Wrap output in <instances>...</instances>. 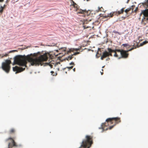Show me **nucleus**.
<instances>
[{"label": "nucleus", "mask_w": 148, "mask_h": 148, "mask_svg": "<svg viewBox=\"0 0 148 148\" xmlns=\"http://www.w3.org/2000/svg\"><path fill=\"white\" fill-rule=\"evenodd\" d=\"M41 53L38 52L34 54H31L26 56H17L14 58L13 65L17 64L22 67L17 66L13 68V71L17 73L24 71L25 67H27V62L30 63L32 66H37L41 64L42 62L45 61L48 59V57H50L49 53H45L43 55H40Z\"/></svg>", "instance_id": "1"}, {"label": "nucleus", "mask_w": 148, "mask_h": 148, "mask_svg": "<svg viewBox=\"0 0 148 148\" xmlns=\"http://www.w3.org/2000/svg\"><path fill=\"white\" fill-rule=\"evenodd\" d=\"M106 123H102L101 127L99 128V129H102L103 130L105 126H107V125H108L109 124H113V125L110 126L108 128H107L106 130H107L108 129L111 130L117 124L120 122L121 120L120 118L116 117L108 118L106 119Z\"/></svg>", "instance_id": "2"}, {"label": "nucleus", "mask_w": 148, "mask_h": 148, "mask_svg": "<svg viewBox=\"0 0 148 148\" xmlns=\"http://www.w3.org/2000/svg\"><path fill=\"white\" fill-rule=\"evenodd\" d=\"M71 1V5L73 6L75 8V11L77 12V14H83V16H88L90 14L89 13V11L86 10H82L79 8V7L77 4H76L73 0Z\"/></svg>", "instance_id": "3"}, {"label": "nucleus", "mask_w": 148, "mask_h": 148, "mask_svg": "<svg viewBox=\"0 0 148 148\" xmlns=\"http://www.w3.org/2000/svg\"><path fill=\"white\" fill-rule=\"evenodd\" d=\"M5 141L6 142L10 141L8 143V148H12L13 147H21L22 146L21 145H17L13 138L9 137L6 139Z\"/></svg>", "instance_id": "4"}, {"label": "nucleus", "mask_w": 148, "mask_h": 148, "mask_svg": "<svg viewBox=\"0 0 148 148\" xmlns=\"http://www.w3.org/2000/svg\"><path fill=\"white\" fill-rule=\"evenodd\" d=\"M11 63V61L10 60H7L5 62L2 63V68L7 73H9L10 71V64Z\"/></svg>", "instance_id": "5"}, {"label": "nucleus", "mask_w": 148, "mask_h": 148, "mask_svg": "<svg viewBox=\"0 0 148 148\" xmlns=\"http://www.w3.org/2000/svg\"><path fill=\"white\" fill-rule=\"evenodd\" d=\"M125 8H123L120 11L113 12L112 13H111L108 14V17H112L114 15L118 16L120 14L123 13L124 11Z\"/></svg>", "instance_id": "6"}, {"label": "nucleus", "mask_w": 148, "mask_h": 148, "mask_svg": "<svg viewBox=\"0 0 148 148\" xmlns=\"http://www.w3.org/2000/svg\"><path fill=\"white\" fill-rule=\"evenodd\" d=\"M112 52H110L109 51H108V52L106 51H105L103 53L102 56L101 57V59L103 60L104 58L109 56H112Z\"/></svg>", "instance_id": "7"}, {"label": "nucleus", "mask_w": 148, "mask_h": 148, "mask_svg": "<svg viewBox=\"0 0 148 148\" xmlns=\"http://www.w3.org/2000/svg\"><path fill=\"white\" fill-rule=\"evenodd\" d=\"M141 23L144 26L148 27V17H144L142 20Z\"/></svg>", "instance_id": "8"}, {"label": "nucleus", "mask_w": 148, "mask_h": 148, "mask_svg": "<svg viewBox=\"0 0 148 148\" xmlns=\"http://www.w3.org/2000/svg\"><path fill=\"white\" fill-rule=\"evenodd\" d=\"M122 58H127L128 56L129 53L127 51L121 50V51L120 53Z\"/></svg>", "instance_id": "9"}, {"label": "nucleus", "mask_w": 148, "mask_h": 148, "mask_svg": "<svg viewBox=\"0 0 148 148\" xmlns=\"http://www.w3.org/2000/svg\"><path fill=\"white\" fill-rule=\"evenodd\" d=\"M133 43L134 44L133 45V47L131 48V49L127 50V51L128 52L129 51H130L134 49H136V47H139V46L138 45V43L137 42H136L135 41H134L133 42Z\"/></svg>", "instance_id": "10"}, {"label": "nucleus", "mask_w": 148, "mask_h": 148, "mask_svg": "<svg viewBox=\"0 0 148 148\" xmlns=\"http://www.w3.org/2000/svg\"><path fill=\"white\" fill-rule=\"evenodd\" d=\"M142 13H143L144 17H148V9L142 10Z\"/></svg>", "instance_id": "11"}, {"label": "nucleus", "mask_w": 148, "mask_h": 148, "mask_svg": "<svg viewBox=\"0 0 148 148\" xmlns=\"http://www.w3.org/2000/svg\"><path fill=\"white\" fill-rule=\"evenodd\" d=\"M108 51H109L111 52H120V53H121V50L118 49H115V50H112V49L111 48H108Z\"/></svg>", "instance_id": "12"}, {"label": "nucleus", "mask_w": 148, "mask_h": 148, "mask_svg": "<svg viewBox=\"0 0 148 148\" xmlns=\"http://www.w3.org/2000/svg\"><path fill=\"white\" fill-rule=\"evenodd\" d=\"M16 130L15 128H12L10 130L8 131V133L10 134H13L15 133Z\"/></svg>", "instance_id": "13"}, {"label": "nucleus", "mask_w": 148, "mask_h": 148, "mask_svg": "<svg viewBox=\"0 0 148 148\" xmlns=\"http://www.w3.org/2000/svg\"><path fill=\"white\" fill-rule=\"evenodd\" d=\"M141 6H143L146 9L148 7V1L145 3H141Z\"/></svg>", "instance_id": "14"}, {"label": "nucleus", "mask_w": 148, "mask_h": 148, "mask_svg": "<svg viewBox=\"0 0 148 148\" xmlns=\"http://www.w3.org/2000/svg\"><path fill=\"white\" fill-rule=\"evenodd\" d=\"M134 7H135V5H132L131 8H127V9L124 10L125 12H126L127 14V12L130 11L131 10H132V11H133Z\"/></svg>", "instance_id": "15"}, {"label": "nucleus", "mask_w": 148, "mask_h": 148, "mask_svg": "<svg viewBox=\"0 0 148 148\" xmlns=\"http://www.w3.org/2000/svg\"><path fill=\"white\" fill-rule=\"evenodd\" d=\"M79 48H71L70 49L69 51H67V53L68 54L69 53H70L71 51H79Z\"/></svg>", "instance_id": "16"}, {"label": "nucleus", "mask_w": 148, "mask_h": 148, "mask_svg": "<svg viewBox=\"0 0 148 148\" xmlns=\"http://www.w3.org/2000/svg\"><path fill=\"white\" fill-rule=\"evenodd\" d=\"M3 10L4 8L2 7V6H1V7H0V14H2Z\"/></svg>", "instance_id": "17"}, {"label": "nucleus", "mask_w": 148, "mask_h": 148, "mask_svg": "<svg viewBox=\"0 0 148 148\" xmlns=\"http://www.w3.org/2000/svg\"><path fill=\"white\" fill-rule=\"evenodd\" d=\"M73 55L71 56H70L66 58V59L67 60H71L73 58Z\"/></svg>", "instance_id": "18"}, {"label": "nucleus", "mask_w": 148, "mask_h": 148, "mask_svg": "<svg viewBox=\"0 0 148 148\" xmlns=\"http://www.w3.org/2000/svg\"><path fill=\"white\" fill-rule=\"evenodd\" d=\"M113 32L114 34H118L119 35H121V32H118L116 30L113 31Z\"/></svg>", "instance_id": "19"}, {"label": "nucleus", "mask_w": 148, "mask_h": 148, "mask_svg": "<svg viewBox=\"0 0 148 148\" xmlns=\"http://www.w3.org/2000/svg\"><path fill=\"white\" fill-rule=\"evenodd\" d=\"M147 42H148L146 41H144L142 43H141L140 44V46H142L143 45H144L146 44Z\"/></svg>", "instance_id": "20"}, {"label": "nucleus", "mask_w": 148, "mask_h": 148, "mask_svg": "<svg viewBox=\"0 0 148 148\" xmlns=\"http://www.w3.org/2000/svg\"><path fill=\"white\" fill-rule=\"evenodd\" d=\"M51 75H52L53 76H56L57 74V73H55L53 71H51Z\"/></svg>", "instance_id": "21"}, {"label": "nucleus", "mask_w": 148, "mask_h": 148, "mask_svg": "<svg viewBox=\"0 0 148 148\" xmlns=\"http://www.w3.org/2000/svg\"><path fill=\"white\" fill-rule=\"evenodd\" d=\"M122 46H123L125 47H130V45H129L128 44H124L122 45Z\"/></svg>", "instance_id": "22"}, {"label": "nucleus", "mask_w": 148, "mask_h": 148, "mask_svg": "<svg viewBox=\"0 0 148 148\" xmlns=\"http://www.w3.org/2000/svg\"><path fill=\"white\" fill-rule=\"evenodd\" d=\"M8 56V54H5V55H3L2 56H1V58H3L4 57H6Z\"/></svg>", "instance_id": "23"}, {"label": "nucleus", "mask_w": 148, "mask_h": 148, "mask_svg": "<svg viewBox=\"0 0 148 148\" xmlns=\"http://www.w3.org/2000/svg\"><path fill=\"white\" fill-rule=\"evenodd\" d=\"M115 53L114 55V56L115 57H118V55L117 54V53L116 52H114Z\"/></svg>", "instance_id": "24"}, {"label": "nucleus", "mask_w": 148, "mask_h": 148, "mask_svg": "<svg viewBox=\"0 0 148 148\" xmlns=\"http://www.w3.org/2000/svg\"><path fill=\"white\" fill-rule=\"evenodd\" d=\"M79 53H80L79 52H75L73 54V55H76L77 54H79Z\"/></svg>", "instance_id": "25"}, {"label": "nucleus", "mask_w": 148, "mask_h": 148, "mask_svg": "<svg viewBox=\"0 0 148 148\" xmlns=\"http://www.w3.org/2000/svg\"><path fill=\"white\" fill-rule=\"evenodd\" d=\"M126 18V17H125L122 16L121 17L120 19H121V20H124Z\"/></svg>", "instance_id": "26"}, {"label": "nucleus", "mask_w": 148, "mask_h": 148, "mask_svg": "<svg viewBox=\"0 0 148 148\" xmlns=\"http://www.w3.org/2000/svg\"><path fill=\"white\" fill-rule=\"evenodd\" d=\"M138 7H136V8L134 10V12H136V11L138 10Z\"/></svg>", "instance_id": "27"}, {"label": "nucleus", "mask_w": 148, "mask_h": 148, "mask_svg": "<svg viewBox=\"0 0 148 148\" xmlns=\"http://www.w3.org/2000/svg\"><path fill=\"white\" fill-rule=\"evenodd\" d=\"M73 66H72L70 67H67V68L70 69H71L73 68Z\"/></svg>", "instance_id": "28"}, {"label": "nucleus", "mask_w": 148, "mask_h": 148, "mask_svg": "<svg viewBox=\"0 0 148 148\" xmlns=\"http://www.w3.org/2000/svg\"><path fill=\"white\" fill-rule=\"evenodd\" d=\"M70 65H72V64H73L74 65V62H71L70 64Z\"/></svg>", "instance_id": "29"}, {"label": "nucleus", "mask_w": 148, "mask_h": 148, "mask_svg": "<svg viewBox=\"0 0 148 148\" xmlns=\"http://www.w3.org/2000/svg\"><path fill=\"white\" fill-rule=\"evenodd\" d=\"M4 1V0H0V2L2 3Z\"/></svg>", "instance_id": "30"}, {"label": "nucleus", "mask_w": 148, "mask_h": 148, "mask_svg": "<svg viewBox=\"0 0 148 148\" xmlns=\"http://www.w3.org/2000/svg\"><path fill=\"white\" fill-rule=\"evenodd\" d=\"M102 72H101V75H102L103 73V69H102Z\"/></svg>", "instance_id": "31"}, {"label": "nucleus", "mask_w": 148, "mask_h": 148, "mask_svg": "<svg viewBox=\"0 0 148 148\" xmlns=\"http://www.w3.org/2000/svg\"><path fill=\"white\" fill-rule=\"evenodd\" d=\"M110 58H108L107 59H106V60L107 61V60H110Z\"/></svg>", "instance_id": "32"}, {"label": "nucleus", "mask_w": 148, "mask_h": 148, "mask_svg": "<svg viewBox=\"0 0 148 148\" xmlns=\"http://www.w3.org/2000/svg\"><path fill=\"white\" fill-rule=\"evenodd\" d=\"M5 5H4L3 6V7H3L4 9L5 8Z\"/></svg>", "instance_id": "33"}, {"label": "nucleus", "mask_w": 148, "mask_h": 148, "mask_svg": "<svg viewBox=\"0 0 148 148\" xmlns=\"http://www.w3.org/2000/svg\"><path fill=\"white\" fill-rule=\"evenodd\" d=\"M73 70L74 71H75V68H74V69H73Z\"/></svg>", "instance_id": "34"}, {"label": "nucleus", "mask_w": 148, "mask_h": 148, "mask_svg": "<svg viewBox=\"0 0 148 148\" xmlns=\"http://www.w3.org/2000/svg\"><path fill=\"white\" fill-rule=\"evenodd\" d=\"M142 14H143V13H142V12H141V13L140 14V16H141V15H142Z\"/></svg>", "instance_id": "35"}, {"label": "nucleus", "mask_w": 148, "mask_h": 148, "mask_svg": "<svg viewBox=\"0 0 148 148\" xmlns=\"http://www.w3.org/2000/svg\"><path fill=\"white\" fill-rule=\"evenodd\" d=\"M64 51H65L66 50V48H65L64 49Z\"/></svg>", "instance_id": "36"}, {"label": "nucleus", "mask_w": 148, "mask_h": 148, "mask_svg": "<svg viewBox=\"0 0 148 148\" xmlns=\"http://www.w3.org/2000/svg\"><path fill=\"white\" fill-rule=\"evenodd\" d=\"M129 1V0H127V3H128Z\"/></svg>", "instance_id": "37"}, {"label": "nucleus", "mask_w": 148, "mask_h": 148, "mask_svg": "<svg viewBox=\"0 0 148 148\" xmlns=\"http://www.w3.org/2000/svg\"><path fill=\"white\" fill-rule=\"evenodd\" d=\"M99 10H100V11H101V9H99Z\"/></svg>", "instance_id": "38"}, {"label": "nucleus", "mask_w": 148, "mask_h": 148, "mask_svg": "<svg viewBox=\"0 0 148 148\" xmlns=\"http://www.w3.org/2000/svg\"><path fill=\"white\" fill-rule=\"evenodd\" d=\"M105 17H107V16H105Z\"/></svg>", "instance_id": "39"}, {"label": "nucleus", "mask_w": 148, "mask_h": 148, "mask_svg": "<svg viewBox=\"0 0 148 148\" xmlns=\"http://www.w3.org/2000/svg\"><path fill=\"white\" fill-rule=\"evenodd\" d=\"M1 56V55H0V56Z\"/></svg>", "instance_id": "40"}]
</instances>
